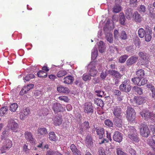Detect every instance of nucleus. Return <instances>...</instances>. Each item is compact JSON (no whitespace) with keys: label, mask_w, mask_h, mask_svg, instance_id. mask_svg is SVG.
<instances>
[{"label":"nucleus","mask_w":155,"mask_h":155,"mask_svg":"<svg viewBox=\"0 0 155 155\" xmlns=\"http://www.w3.org/2000/svg\"><path fill=\"white\" fill-rule=\"evenodd\" d=\"M121 113V109L119 106H116L114 109L113 113L115 117H121L120 114Z\"/></svg>","instance_id":"obj_23"},{"label":"nucleus","mask_w":155,"mask_h":155,"mask_svg":"<svg viewBox=\"0 0 155 155\" xmlns=\"http://www.w3.org/2000/svg\"><path fill=\"white\" fill-rule=\"evenodd\" d=\"M133 10L130 7L128 8L125 11V13L126 18L128 20H130L133 15Z\"/></svg>","instance_id":"obj_16"},{"label":"nucleus","mask_w":155,"mask_h":155,"mask_svg":"<svg viewBox=\"0 0 155 155\" xmlns=\"http://www.w3.org/2000/svg\"><path fill=\"white\" fill-rule=\"evenodd\" d=\"M94 91L95 93L96 94V95L98 97H101L104 95V92L102 90L94 89Z\"/></svg>","instance_id":"obj_47"},{"label":"nucleus","mask_w":155,"mask_h":155,"mask_svg":"<svg viewBox=\"0 0 155 155\" xmlns=\"http://www.w3.org/2000/svg\"><path fill=\"white\" fill-rule=\"evenodd\" d=\"M136 74L137 77L141 78H143L144 75V70L142 69L139 70L136 72Z\"/></svg>","instance_id":"obj_42"},{"label":"nucleus","mask_w":155,"mask_h":155,"mask_svg":"<svg viewBox=\"0 0 155 155\" xmlns=\"http://www.w3.org/2000/svg\"><path fill=\"white\" fill-rule=\"evenodd\" d=\"M128 151L131 155H136V151L132 148L128 149Z\"/></svg>","instance_id":"obj_64"},{"label":"nucleus","mask_w":155,"mask_h":155,"mask_svg":"<svg viewBox=\"0 0 155 155\" xmlns=\"http://www.w3.org/2000/svg\"><path fill=\"white\" fill-rule=\"evenodd\" d=\"M96 132L97 135L99 136L98 137L100 139H101L103 138L104 133V129L103 128L100 127L97 129Z\"/></svg>","instance_id":"obj_27"},{"label":"nucleus","mask_w":155,"mask_h":155,"mask_svg":"<svg viewBox=\"0 0 155 155\" xmlns=\"http://www.w3.org/2000/svg\"><path fill=\"white\" fill-rule=\"evenodd\" d=\"M119 18L120 24L123 25H124L126 19L123 13L121 12L120 13Z\"/></svg>","instance_id":"obj_30"},{"label":"nucleus","mask_w":155,"mask_h":155,"mask_svg":"<svg viewBox=\"0 0 155 155\" xmlns=\"http://www.w3.org/2000/svg\"><path fill=\"white\" fill-rule=\"evenodd\" d=\"M48 109H47L46 107H43L39 111V113L41 116V115H43L44 116L47 115L48 114Z\"/></svg>","instance_id":"obj_36"},{"label":"nucleus","mask_w":155,"mask_h":155,"mask_svg":"<svg viewBox=\"0 0 155 155\" xmlns=\"http://www.w3.org/2000/svg\"><path fill=\"white\" fill-rule=\"evenodd\" d=\"M113 123L118 128L122 127V120L121 117H115L113 118Z\"/></svg>","instance_id":"obj_13"},{"label":"nucleus","mask_w":155,"mask_h":155,"mask_svg":"<svg viewBox=\"0 0 155 155\" xmlns=\"http://www.w3.org/2000/svg\"><path fill=\"white\" fill-rule=\"evenodd\" d=\"M18 107L17 104L16 103L12 104L10 106V110L14 112L17 109Z\"/></svg>","instance_id":"obj_45"},{"label":"nucleus","mask_w":155,"mask_h":155,"mask_svg":"<svg viewBox=\"0 0 155 155\" xmlns=\"http://www.w3.org/2000/svg\"><path fill=\"white\" fill-rule=\"evenodd\" d=\"M86 143L88 144V146L92 147L93 145V142L92 140V138L91 137V135L88 134L85 140Z\"/></svg>","instance_id":"obj_26"},{"label":"nucleus","mask_w":155,"mask_h":155,"mask_svg":"<svg viewBox=\"0 0 155 155\" xmlns=\"http://www.w3.org/2000/svg\"><path fill=\"white\" fill-rule=\"evenodd\" d=\"M57 91L59 92H62L64 93H68L70 92V90L68 88L66 87H64L62 86H60L57 87Z\"/></svg>","instance_id":"obj_28"},{"label":"nucleus","mask_w":155,"mask_h":155,"mask_svg":"<svg viewBox=\"0 0 155 155\" xmlns=\"http://www.w3.org/2000/svg\"><path fill=\"white\" fill-rule=\"evenodd\" d=\"M137 10L140 13L142 14H144L146 12V8L145 6L144 5H141L138 8Z\"/></svg>","instance_id":"obj_38"},{"label":"nucleus","mask_w":155,"mask_h":155,"mask_svg":"<svg viewBox=\"0 0 155 155\" xmlns=\"http://www.w3.org/2000/svg\"><path fill=\"white\" fill-rule=\"evenodd\" d=\"M37 75L39 77L42 78H46L47 77V73L43 71H39L37 73Z\"/></svg>","instance_id":"obj_37"},{"label":"nucleus","mask_w":155,"mask_h":155,"mask_svg":"<svg viewBox=\"0 0 155 155\" xmlns=\"http://www.w3.org/2000/svg\"><path fill=\"white\" fill-rule=\"evenodd\" d=\"M70 148L73 153V154L78 150L76 146L74 144H72L71 145Z\"/></svg>","instance_id":"obj_58"},{"label":"nucleus","mask_w":155,"mask_h":155,"mask_svg":"<svg viewBox=\"0 0 155 155\" xmlns=\"http://www.w3.org/2000/svg\"><path fill=\"white\" fill-rule=\"evenodd\" d=\"M127 118L129 121L133 122L135 118L136 113L134 110L130 107H127Z\"/></svg>","instance_id":"obj_5"},{"label":"nucleus","mask_w":155,"mask_h":155,"mask_svg":"<svg viewBox=\"0 0 155 155\" xmlns=\"http://www.w3.org/2000/svg\"><path fill=\"white\" fill-rule=\"evenodd\" d=\"M141 78L136 77L132 79V81L135 85L140 86Z\"/></svg>","instance_id":"obj_32"},{"label":"nucleus","mask_w":155,"mask_h":155,"mask_svg":"<svg viewBox=\"0 0 155 155\" xmlns=\"http://www.w3.org/2000/svg\"><path fill=\"white\" fill-rule=\"evenodd\" d=\"M119 37L122 40H125L127 38V35L125 31H122L119 34Z\"/></svg>","instance_id":"obj_41"},{"label":"nucleus","mask_w":155,"mask_h":155,"mask_svg":"<svg viewBox=\"0 0 155 155\" xmlns=\"http://www.w3.org/2000/svg\"><path fill=\"white\" fill-rule=\"evenodd\" d=\"M94 51L92 52L91 59L95 60L97 56V48L94 47L93 49Z\"/></svg>","instance_id":"obj_39"},{"label":"nucleus","mask_w":155,"mask_h":155,"mask_svg":"<svg viewBox=\"0 0 155 155\" xmlns=\"http://www.w3.org/2000/svg\"><path fill=\"white\" fill-rule=\"evenodd\" d=\"M145 33H147L152 34V30L151 28L148 25H145Z\"/></svg>","instance_id":"obj_59"},{"label":"nucleus","mask_w":155,"mask_h":155,"mask_svg":"<svg viewBox=\"0 0 155 155\" xmlns=\"http://www.w3.org/2000/svg\"><path fill=\"white\" fill-rule=\"evenodd\" d=\"M48 134L47 129L44 127H39L37 130V136L40 137H43Z\"/></svg>","instance_id":"obj_14"},{"label":"nucleus","mask_w":155,"mask_h":155,"mask_svg":"<svg viewBox=\"0 0 155 155\" xmlns=\"http://www.w3.org/2000/svg\"><path fill=\"white\" fill-rule=\"evenodd\" d=\"M152 34L147 33H146L145 35V41L147 42H149L150 41L151 39V35Z\"/></svg>","instance_id":"obj_57"},{"label":"nucleus","mask_w":155,"mask_h":155,"mask_svg":"<svg viewBox=\"0 0 155 155\" xmlns=\"http://www.w3.org/2000/svg\"><path fill=\"white\" fill-rule=\"evenodd\" d=\"M30 109L29 108L27 107L23 110L22 111L20 112V118L21 120H23L29 114Z\"/></svg>","instance_id":"obj_17"},{"label":"nucleus","mask_w":155,"mask_h":155,"mask_svg":"<svg viewBox=\"0 0 155 155\" xmlns=\"http://www.w3.org/2000/svg\"><path fill=\"white\" fill-rule=\"evenodd\" d=\"M97 65V62L94 61H92L88 65V68L90 69L89 74L92 77L96 76L97 73V71L95 69L96 66Z\"/></svg>","instance_id":"obj_4"},{"label":"nucleus","mask_w":155,"mask_h":155,"mask_svg":"<svg viewBox=\"0 0 155 155\" xmlns=\"http://www.w3.org/2000/svg\"><path fill=\"white\" fill-rule=\"evenodd\" d=\"M146 33L144 30L142 28H140L138 31V34L139 37L140 38L144 37Z\"/></svg>","instance_id":"obj_40"},{"label":"nucleus","mask_w":155,"mask_h":155,"mask_svg":"<svg viewBox=\"0 0 155 155\" xmlns=\"http://www.w3.org/2000/svg\"><path fill=\"white\" fill-rule=\"evenodd\" d=\"M107 75V74L106 71L105 72L102 71L100 77L102 79H104L106 78Z\"/></svg>","instance_id":"obj_62"},{"label":"nucleus","mask_w":155,"mask_h":155,"mask_svg":"<svg viewBox=\"0 0 155 155\" xmlns=\"http://www.w3.org/2000/svg\"><path fill=\"white\" fill-rule=\"evenodd\" d=\"M133 91L135 94H141L143 93V89L137 86H134L133 87Z\"/></svg>","instance_id":"obj_33"},{"label":"nucleus","mask_w":155,"mask_h":155,"mask_svg":"<svg viewBox=\"0 0 155 155\" xmlns=\"http://www.w3.org/2000/svg\"><path fill=\"white\" fill-rule=\"evenodd\" d=\"M116 150L117 155H127V154L122 151V149L120 148H117Z\"/></svg>","instance_id":"obj_48"},{"label":"nucleus","mask_w":155,"mask_h":155,"mask_svg":"<svg viewBox=\"0 0 155 155\" xmlns=\"http://www.w3.org/2000/svg\"><path fill=\"white\" fill-rule=\"evenodd\" d=\"M113 138L114 141L120 143L123 139L122 134L118 131H116L113 135Z\"/></svg>","instance_id":"obj_11"},{"label":"nucleus","mask_w":155,"mask_h":155,"mask_svg":"<svg viewBox=\"0 0 155 155\" xmlns=\"http://www.w3.org/2000/svg\"><path fill=\"white\" fill-rule=\"evenodd\" d=\"M131 87L129 81L126 80L123 81L122 84L120 85L119 89L122 92L128 93L130 91Z\"/></svg>","instance_id":"obj_6"},{"label":"nucleus","mask_w":155,"mask_h":155,"mask_svg":"<svg viewBox=\"0 0 155 155\" xmlns=\"http://www.w3.org/2000/svg\"><path fill=\"white\" fill-rule=\"evenodd\" d=\"M138 55L140 57L138 63L142 65H145L148 64L150 60L149 54L144 51L139 52Z\"/></svg>","instance_id":"obj_2"},{"label":"nucleus","mask_w":155,"mask_h":155,"mask_svg":"<svg viewBox=\"0 0 155 155\" xmlns=\"http://www.w3.org/2000/svg\"><path fill=\"white\" fill-rule=\"evenodd\" d=\"M74 80V78L71 75L65 77L64 78V83L67 84H70Z\"/></svg>","instance_id":"obj_24"},{"label":"nucleus","mask_w":155,"mask_h":155,"mask_svg":"<svg viewBox=\"0 0 155 155\" xmlns=\"http://www.w3.org/2000/svg\"><path fill=\"white\" fill-rule=\"evenodd\" d=\"M129 5L132 7L135 8L137 7V0H130Z\"/></svg>","instance_id":"obj_50"},{"label":"nucleus","mask_w":155,"mask_h":155,"mask_svg":"<svg viewBox=\"0 0 155 155\" xmlns=\"http://www.w3.org/2000/svg\"><path fill=\"white\" fill-rule=\"evenodd\" d=\"M26 139L31 143L34 142V138L32 137L31 133L28 131H26L25 133Z\"/></svg>","instance_id":"obj_22"},{"label":"nucleus","mask_w":155,"mask_h":155,"mask_svg":"<svg viewBox=\"0 0 155 155\" xmlns=\"http://www.w3.org/2000/svg\"><path fill=\"white\" fill-rule=\"evenodd\" d=\"M58 99L61 101H63L66 102H68V100L67 96H61L58 97Z\"/></svg>","instance_id":"obj_60"},{"label":"nucleus","mask_w":155,"mask_h":155,"mask_svg":"<svg viewBox=\"0 0 155 155\" xmlns=\"http://www.w3.org/2000/svg\"><path fill=\"white\" fill-rule=\"evenodd\" d=\"M50 140L53 141L56 140V137L54 132H50L49 134Z\"/></svg>","instance_id":"obj_56"},{"label":"nucleus","mask_w":155,"mask_h":155,"mask_svg":"<svg viewBox=\"0 0 155 155\" xmlns=\"http://www.w3.org/2000/svg\"><path fill=\"white\" fill-rule=\"evenodd\" d=\"M8 108L7 106L2 107L0 110V115L3 116L8 110Z\"/></svg>","instance_id":"obj_43"},{"label":"nucleus","mask_w":155,"mask_h":155,"mask_svg":"<svg viewBox=\"0 0 155 155\" xmlns=\"http://www.w3.org/2000/svg\"><path fill=\"white\" fill-rule=\"evenodd\" d=\"M128 55H124L121 56L119 59V61L121 63H124L128 58Z\"/></svg>","instance_id":"obj_49"},{"label":"nucleus","mask_w":155,"mask_h":155,"mask_svg":"<svg viewBox=\"0 0 155 155\" xmlns=\"http://www.w3.org/2000/svg\"><path fill=\"white\" fill-rule=\"evenodd\" d=\"M117 1L115 2V5L112 8L113 12L114 13H117L122 10V7L119 4H117Z\"/></svg>","instance_id":"obj_20"},{"label":"nucleus","mask_w":155,"mask_h":155,"mask_svg":"<svg viewBox=\"0 0 155 155\" xmlns=\"http://www.w3.org/2000/svg\"><path fill=\"white\" fill-rule=\"evenodd\" d=\"M8 127L14 132H17L18 127V124L15 121V120L11 119L8 121Z\"/></svg>","instance_id":"obj_10"},{"label":"nucleus","mask_w":155,"mask_h":155,"mask_svg":"<svg viewBox=\"0 0 155 155\" xmlns=\"http://www.w3.org/2000/svg\"><path fill=\"white\" fill-rule=\"evenodd\" d=\"M67 73L65 70H61L59 71L57 74V76L58 77H62L66 75Z\"/></svg>","instance_id":"obj_51"},{"label":"nucleus","mask_w":155,"mask_h":155,"mask_svg":"<svg viewBox=\"0 0 155 155\" xmlns=\"http://www.w3.org/2000/svg\"><path fill=\"white\" fill-rule=\"evenodd\" d=\"M140 114L142 117L146 118H150L151 120L153 119L155 121V115L149 112L147 110H145L140 113Z\"/></svg>","instance_id":"obj_9"},{"label":"nucleus","mask_w":155,"mask_h":155,"mask_svg":"<svg viewBox=\"0 0 155 155\" xmlns=\"http://www.w3.org/2000/svg\"><path fill=\"white\" fill-rule=\"evenodd\" d=\"M62 119L61 114H58L54 119V123L56 126L60 125L62 122Z\"/></svg>","instance_id":"obj_19"},{"label":"nucleus","mask_w":155,"mask_h":155,"mask_svg":"<svg viewBox=\"0 0 155 155\" xmlns=\"http://www.w3.org/2000/svg\"><path fill=\"white\" fill-rule=\"evenodd\" d=\"M134 42L137 47L139 48L140 41L138 37H136L134 39Z\"/></svg>","instance_id":"obj_44"},{"label":"nucleus","mask_w":155,"mask_h":155,"mask_svg":"<svg viewBox=\"0 0 155 155\" xmlns=\"http://www.w3.org/2000/svg\"><path fill=\"white\" fill-rule=\"evenodd\" d=\"M138 57L133 56L129 58L126 61V64L128 67H130L135 63L138 59Z\"/></svg>","instance_id":"obj_12"},{"label":"nucleus","mask_w":155,"mask_h":155,"mask_svg":"<svg viewBox=\"0 0 155 155\" xmlns=\"http://www.w3.org/2000/svg\"><path fill=\"white\" fill-rule=\"evenodd\" d=\"M82 77L83 80L85 81H89L91 79V76L89 74H84Z\"/></svg>","instance_id":"obj_46"},{"label":"nucleus","mask_w":155,"mask_h":155,"mask_svg":"<svg viewBox=\"0 0 155 155\" xmlns=\"http://www.w3.org/2000/svg\"><path fill=\"white\" fill-rule=\"evenodd\" d=\"M35 77L34 75L33 74H30L26 76L24 78V80L26 81H29L31 79Z\"/></svg>","instance_id":"obj_54"},{"label":"nucleus","mask_w":155,"mask_h":155,"mask_svg":"<svg viewBox=\"0 0 155 155\" xmlns=\"http://www.w3.org/2000/svg\"><path fill=\"white\" fill-rule=\"evenodd\" d=\"M12 141L9 139L5 140L3 143V145L1 149L2 153L6 152V150H9L12 147Z\"/></svg>","instance_id":"obj_8"},{"label":"nucleus","mask_w":155,"mask_h":155,"mask_svg":"<svg viewBox=\"0 0 155 155\" xmlns=\"http://www.w3.org/2000/svg\"><path fill=\"white\" fill-rule=\"evenodd\" d=\"M55 151L50 150L47 151L46 155H55Z\"/></svg>","instance_id":"obj_61"},{"label":"nucleus","mask_w":155,"mask_h":155,"mask_svg":"<svg viewBox=\"0 0 155 155\" xmlns=\"http://www.w3.org/2000/svg\"><path fill=\"white\" fill-rule=\"evenodd\" d=\"M148 9L149 11V15L150 17H153L155 15L154 13V8L151 5H148Z\"/></svg>","instance_id":"obj_34"},{"label":"nucleus","mask_w":155,"mask_h":155,"mask_svg":"<svg viewBox=\"0 0 155 155\" xmlns=\"http://www.w3.org/2000/svg\"><path fill=\"white\" fill-rule=\"evenodd\" d=\"M84 108V113L91 114L93 113L94 107L91 103L87 102L85 103Z\"/></svg>","instance_id":"obj_7"},{"label":"nucleus","mask_w":155,"mask_h":155,"mask_svg":"<svg viewBox=\"0 0 155 155\" xmlns=\"http://www.w3.org/2000/svg\"><path fill=\"white\" fill-rule=\"evenodd\" d=\"M62 108L63 107H62L61 104L57 102L53 104L52 106V109L56 113L58 112H61Z\"/></svg>","instance_id":"obj_18"},{"label":"nucleus","mask_w":155,"mask_h":155,"mask_svg":"<svg viewBox=\"0 0 155 155\" xmlns=\"http://www.w3.org/2000/svg\"><path fill=\"white\" fill-rule=\"evenodd\" d=\"M106 38L107 41L110 43H113V39L112 34H109V35H107L106 37Z\"/></svg>","instance_id":"obj_52"},{"label":"nucleus","mask_w":155,"mask_h":155,"mask_svg":"<svg viewBox=\"0 0 155 155\" xmlns=\"http://www.w3.org/2000/svg\"><path fill=\"white\" fill-rule=\"evenodd\" d=\"M95 104L98 106L102 107L104 106V103L102 100L98 98H95L94 100Z\"/></svg>","instance_id":"obj_29"},{"label":"nucleus","mask_w":155,"mask_h":155,"mask_svg":"<svg viewBox=\"0 0 155 155\" xmlns=\"http://www.w3.org/2000/svg\"><path fill=\"white\" fill-rule=\"evenodd\" d=\"M133 16H134L135 20L136 22L140 23L142 21L141 17L137 11H136L134 13Z\"/></svg>","instance_id":"obj_25"},{"label":"nucleus","mask_w":155,"mask_h":155,"mask_svg":"<svg viewBox=\"0 0 155 155\" xmlns=\"http://www.w3.org/2000/svg\"><path fill=\"white\" fill-rule=\"evenodd\" d=\"M105 124L109 127H113L114 124L113 122L109 119H107L104 121Z\"/></svg>","instance_id":"obj_53"},{"label":"nucleus","mask_w":155,"mask_h":155,"mask_svg":"<svg viewBox=\"0 0 155 155\" xmlns=\"http://www.w3.org/2000/svg\"><path fill=\"white\" fill-rule=\"evenodd\" d=\"M126 131L127 133L128 137L130 139L137 142L139 141L138 134L137 130L134 127H128L126 129Z\"/></svg>","instance_id":"obj_1"},{"label":"nucleus","mask_w":155,"mask_h":155,"mask_svg":"<svg viewBox=\"0 0 155 155\" xmlns=\"http://www.w3.org/2000/svg\"><path fill=\"white\" fill-rule=\"evenodd\" d=\"M110 28L111 27L107 21L103 28V30L105 34H108L110 33Z\"/></svg>","instance_id":"obj_35"},{"label":"nucleus","mask_w":155,"mask_h":155,"mask_svg":"<svg viewBox=\"0 0 155 155\" xmlns=\"http://www.w3.org/2000/svg\"><path fill=\"white\" fill-rule=\"evenodd\" d=\"M74 83L76 85L79 86L80 87H81L83 84V83L81 82V80L79 79L76 80L74 82Z\"/></svg>","instance_id":"obj_63"},{"label":"nucleus","mask_w":155,"mask_h":155,"mask_svg":"<svg viewBox=\"0 0 155 155\" xmlns=\"http://www.w3.org/2000/svg\"><path fill=\"white\" fill-rule=\"evenodd\" d=\"M140 129V134L142 137H147L150 135V131L146 124H141Z\"/></svg>","instance_id":"obj_3"},{"label":"nucleus","mask_w":155,"mask_h":155,"mask_svg":"<svg viewBox=\"0 0 155 155\" xmlns=\"http://www.w3.org/2000/svg\"><path fill=\"white\" fill-rule=\"evenodd\" d=\"M8 135V131L5 130L3 131L2 134L1 139L3 140L6 138Z\"/></svg>","instance_id":"obj_55"},{"label":"nucleus","mask_w":155,"mask_h":155,"mask_svg":"<svg viewBox=\"0 0 155 155\" xmlns=\"http://www.w3.org/2000/svg\"><path fill=\"white\" fill-rule=\"evenodd\" d=\"M144 98L141 97H136L134 98V101L137 104L140 105L143 103L144 101Z\"/></svg>","instance_id":"obj_31"},{"label":"nucleus","mask_w":155,"mask_h":155,"mask_svg":"<svg viewBox=\"0 0 155 155\" xmlns=\"http://www.w3.org/2000/svg\"><path fill=\"white\" fill-rule=\"evenodd\" d=\"M98 49L100 52L102 53L104 52L106 48L105 43L102 41H100L98 44Z\"/></svg>","instance_id":"obj_21"},{"label":"nucleus","mask_w":155,"mask_h":155,"mask_svg":"<svg viewBox=\"0 0 155 155\" xmlns=\"http://www.w3.org/2000/svg\"><path fill=\"white\" fill-rule=\"evenodd\" d=\"M108 72L111 76L116 78L120 79L122 76L119 72L115 70L110 69Z\"/></svg>","instance_id":"obj_15"}]
</instances>
